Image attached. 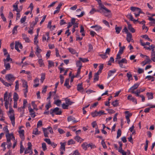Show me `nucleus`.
Returning a JSON list of instances; mask_svg holds the SVG:
<instances>
[{
	"label": "nucleus",
	"instance_id": "nucleus-60",
	"mask_svg": "<svg viewBox=\"0 0 155 155\" xmlns=\"http://www.w3.org/2000/svg\"><path fill=\"white\" fill-rule=\"evenodd\" d=\"M76 64L77 67H82V63L80 60L76 62Z\"/></svg>",
	"mask_w": 155,
	"mask_h": 155
},
{
	"label": "nucleus",
	"instance_id": "nucleus-45",
	"mask_svg": "<svg viewBox=\"0 0 155 155\" xmlns=\"http://www.w3.org/2000/svg\"><path fill=\"white\" fill-rule=\"evenodd\" d=\"M101 143L103 147L104 148V149L107 148V147L106 145V144L105 143L104 141V140H102V141H101Z\"/></svg>",
	"mask_w": 155,
	"mask_h": 155
},
{
	"label": "nucleus",
	"instance_id": "nucleus-13",
	"mask_svg": "<svg viewBox=\"0 0 155 155\" xmlns=\"http://www.w3.org/2000/svg\"><path fill=\"white\" fill-rule=\"evenodd\" d=\"M67 120L68 122L72 121L74 123H75L78 122V121L75 120V118L72 116H70L68 117Z\"/></svg>",
	"mask_w": 155,
	"mask_h": 155
},
{
	"label": "nucleus",
	"instance_id": "nucleus-62",
	"mask_svg": "<svg viewBox=\"0 0 155 155\" xmlns=\"http://www.w3.org/2000/svg\"><path fill=\"white\" fill-rule=\"evenodd\" d=\"M99 56L101 57L103 59H106L107 58V56L106 55V54H100Z\"/></svg>",
	"mask_w": 155,
	"mask_h": 155
},
{
	"label": "nucleus",
	"instance_id": "nucleus-53",
	"mask_svg": "<svg viewBox=\"0 0 155 155\" xmlns=\"http://www.w3.org/2000/svg\"><path fill=\"white\" fill-rule=\"evenodd\" d=\"M75 142L74 141V140L72 139H71L69 140L68 141V145L71 144H75Z\"/></svg>",
	"mask_w": 155,
	"mask_h": 155
},
{
	"label": "nucleus",
	"instance_id": "nucleus-16",
	"mask_svg": "<svg viewBox=\"0 0 155 155\" xmlns=\"http://www.w3.org/2000/svg\"><path fill=\"white\" fill-rule=\"evenodd\" d=\"M22 35L23 39L25 40L26 42H30L29 38L27 37V36L25 34H23Z\"/></svg>",
	"mask_w": 155,
	"mask_h": 155
},
{
	"label": "nucleus",
	"instance_id": "nucleus-40",
	"mask_svg": "<svg viewBox=\"0 0 155 155\" xmlns=\"http://www.w3.org/2000/svg\"><path fill=\"white\" fill-rule=\"evenodd\" d=\"M91 115L92 116L94 117L98 115L97 112L96 110H95L94 112H91Z\"/></svg>",
	"mask_w": 155,
	"mask_h": 155
},
{
	"label": "nucleus",
	"instance_id": "nucleus-28",
	"mask_svg": "<svg viewBox=\"0 0 155 155\" xmlns=\"http://www.w3.org/2000/svg\"><path fill=\"white\" fill-rule=\"evenodd\" d=\"M141 37L143 38H144L145 39L149 41H150L151 42L152 41V40L151 39H150L148 36L147 35H143L141 36Z\"/></svg>",
	"mask_w": 155,
	"mask_h": 155
},
{
	"label": "nucleus",
	"instance_id": "nucleus-24",
	"mask_svg": "<svg viewBox=\"0 0 155 155\" xmlns=\"http://www.w3.org/2000/svg\"><path fill=\"white\" fill-rule=\"evenodd\" d=\"M148 99H151L153 98V94L151 93L147 92L146 94Z\"/></svg>",
	"mask_w": 155,
	"mask_h": 155
},
{
	"label": "nucleus",
	"instance_id": "nucleus-55",
	"mask_svg": "<svg viewBox=\"0 0 155 155\" xmlns=\"http://www.w3.org/2000/svg\"><path fill=\"white\" fill-rule=\"evenodd\" d=\"M28 87H25V88L23 90L24 92V95L25 97H27V93L28 92Z\"/></svg>",
	"mask_w": 155,
	"mask_h": 155
},
{
	"label": "nucleus",
	"instance_id": "nucleus-59",
	"mask_svg": "<svg viewBox=\"0 0 155 155\" xmlns=\"http://www.w3.org/2000/svg\"><path fill=\"white\" fill-rule=\"evenodd\" d=\"M149 141L147 140H146V144L145 146V150L146 151L147 150V148L148 147Z\"/></svg>",
	"mask_w": 155,
	"mask_h": 155
},
{
	"label": "nucleus",
	"instance_id": "nucleus-57",
	"mask_svg": "<svg viewBox=\"0 0 155 155\" xmlns=\"http://www.w3.org/2000/svg\"><path fill=\"white\" fill-rule=\"evenodd\" d=\"M15 84H16V85L15 86V90H17L18 89V88H19V84H18V81H17L15 82Z\"/></svg>",
	"mask_w": 155,
	"mask_h": 155
},
{
	"label": "nucleus",
	"instance_id": "nucleus-10",
	"mask_svg": "<svg viewBox=\"0 0 155 155\" xmlns=\"http://www.w3.org/2000/svg\"><path fill=\"white\" fill-rule=\"evenodd\" d=\"M77 90L78 91L80 92H83L84 91V88L83 87L82 83L78 84L77 86Z\"/></svg>",
	"mask_w": 155,
	"mask_h": 155
},
{
	"label": "nucleus",
	"instance_id": "nucleus-21",
	"mask_svg": "<svg viewBox=\"0 0 155 155\" xmlns=\"http://www.w3.org/2000/svg\"><path fill=\"white\" fill-rule=\"evenodd\" d=\"M122 28L120 27H117V25H116L115 26V29L116 30V32L117 34H119L120 33V31L121 30Z\"/></svg>",
	"mask_w": 155,
	"mask_h": 155
},
{
	"label": "nucleus",
	"instance_id": "nucleus-61",
	"mask_svg": "<svg viewBox=\"0 0 155 155\" xmlns=\"http://www.w3.org/2000/svg\"><path fill=\"white\" fill-rule=\"evenodd\" d=\"M137 8L136 9V11H135L136 12L138 13H143V12L141 11V10L140 8L137 7Z\"/></svg>",
	"mask_w": 155,
	"mask_h": 155
},
{
	"label": "nucleus",
	"instance_id": "nucleus-11",
	"mask_svg": "<svg viewBox=\"0 0 155 155\" xmlns=\"http://www.w3.org/2000/svg\"><path fill=\"white\" fill-rule=\"evenodd\" d=\"M9 117L11 121L13 126L14 127L15 125V117L14 114H13L12 115H11L9 116Z\"/></svg>",
	"mask_w": 155,
	"mask_h": 155
},
{
	"label": "nucleus",
	"instance_id": "nucleus-6",
	"mask_svg": "<svg viewBox=\"0 0 155 155\" xmlns=\"http://www.w3.org/2000/svg\"><path fill=\"white\" fill-rule=\"evenodd\" d=\"M21 49L22 48V46L21 43L18 41H15V49L17 50L18 52H20V51L19 50L18 48Z\"/></svg>",
	"mask_w": 155,
	"mask_h": 155
},
{
	"label": "nucleus",
	"instance_id": "nucleus-5",
	"mask_svg": "<svg viewBox=\"0 0 155 155\" xmlns=\"http://www.w3.org/2000/svg\"><path fill=\"white\" fill-rule=\"evenodd\" d=\"M4 101H5V103L9 104L10 105H11L12 102L10 103V100L8 97V93L6 92L4 94Z\"/></svg>",
	"mask_w": 155,
	"mask_h": 155
},
{
	"label": "nucleus",
	"instance_id": "nucleus-14",
	"mask_svg": "<svg viewBox=\"0 0 155 155\" xmlns=\"http://www.w3.org/2000/svg\"><path fill=\"white\" fill-rule=\"evenodd\" d=\"M69 78L66 79L65 81L64 84V86L68 89H69L71 87V86L69 85Z\"/></svg>",
	"mask_w": 155,
	"mask_h": 155
},
{
	"label": "nucleus",
	"instance_id": "nucleus-46",
	"mask_svg": "<svg viewBox=\"0 0 155 155\" xmlns=\"http://www.w3.org/2000/svg\"><path fill=\"white\" fill-rule=\"evenodd\" d=\"M42 147L44 151L47 149V147L45 143H43L42 144Z\"/></svg>",
	"mask_w": 155,
	"mask_h": 155
},
{
	"label": "nucleus",
	"instance_id": "nucleus-23",
	"mask_svg": "<svg viewBox=\"0 0 155 155\" xmlns=\"http://www.w3.org/2000/svg\"><path fill=\"white\" fill-rule=\"evenodd\" d=\"M74 139L78 142H79L80 141V142H81L84 140L78 136H77L76 137H75Z\"/></svg>",
	"mask_w": 155,
	"mask_h": 155
},
{
	"label": "nucleus",
	"instance_id": "nucleus-12",
	"mask_svg": "<svg viewBox=\"0 0 155 155\" xmlns=\"http://www.w3.org/2000/svg\"><path fill=\"white\" fill-rule=\"evenodd\" d=\"M127 99L132 101L133 102H134L135 103V104H137V103L136 99L135 98L132 97L131 95H130L128 96L127 97Z\"/></svg>",
	"mask_w": 155,
	"mask_h": 155
},
{
	"label": "nucleus",
	"instance_id": "nucleus-49",
	"mask_svg": "<svg viewBox=\"0 0 155 155\" xmlns=\"http://www.w3.org/2000/svg\"><path fill=\"white\" fill-rule=\"evenodd\" d=\"M3 130H4L5 132L6 133V134L8 133H9V130L8 129L7 126H6L3 127Z\"/></svg>",
	"mask_w": 155,
	"mask_h": 155
},
{
	"label": "nucleus",
	"instance_id": "nucleus-31",
	"mask_svg": "<svg viewBox=\"0 0 155 155\" xmlns=\"http://www.w3.org/2000/svg\"><path fill=\"white\" fill-rule=\"evenodd\" d=\"M91 7H92V8L91 10L90 11V13L91 14H93L94 12H97V10H96L95 8H94V6L93 5H92Z\"/></svg>",
	"mask_w": 155,
	"mask_h": 155
},
{
	"label": "nucleus",
	"instance_id": "nucleus-36",
	"mask_svg": "<svg viewBox=\"0 0 155 155\" xmlns=\"http://www.w3.org/2000/svg\"><path fill=\"white\" fill-rule=\"evenodd\" d=\"M45 79V73H42L41 74V81L42 83H43L44 80Z\"/></svg>",
	"mask_w": 155,
	"mask_h": 155
},
{
	"label": "nucleus",
	"instance_id": "nucleus-43",
	"mask_svg": "<svg viewBox=\"0 0 155 155\" xmlns=\"http://www.w3.org/2000/svg\"><path fill=\"white\" fill-rule=\"evenodd\" d=\"M127 76L128 78V80L130 81V78L132 77V75L130 72H129L127 74Z\"/></svg>",
	"mask_w": 155,
	"mask_h": 155
},
{
	"label": "nucleus",
	"instance_id": "nucleus-34",
	"mask_svg": "<svg viewBox=\"0 0 155 155\" xmlns=\"http://www.w3.org/2000/svg\"><path fill=\"white\" fill-rule=\"evenodd\" d=\"M4 66L6 70H9L10 69V66L9 63L4 64Z\"/></svg>",
	"mask_w": 155,
	"mask_h": 155
},
{
	"label": "nucleus",
	"instance_id": "nucleus-44",
	"mask_svg": "<svg viewBox=\"0 0 155 155\" xmlns=\"http://www.w3.org/2000/svg\"><path fill=\"white\" fill-rule=\"evenodd\" d=\"M36 46H37V48H36V52H35V53H40L41 52V49H40L39 48V46H38V45L37 44L36 45Z\"/></svg>",
	"mask_w": 155,
	"mask_h": 155
},
{
	"label": "nucleus",
	"instance_id": "nucleus-54",
	"mask_svg": "<svg viewBox=\"0 0 155 155\" xmlns=\"http://www.w3.org/2000/svg\"><path fill=\"white\" fill-rule=\"evenodd\" d=\"M60 82L61 84H62L64 82V77L61 74L60 75Z\"/></svg>",
	"mask_w": 155,
	"mask_h": 155
},
{
	"label": "nucleus",
	"instance_id": "nucleus-18",
	"mask_svg": "<svg viewBox=\"0 0 155 155\" xmlns=\"http://www.w3.org/2000/svg\"><path fill=\"white\" fill-rule=\"evenodd\" d=\"M60 144H61V147H60V151H61V150L65 151V145L66 144V143H62L61 142L60 143Z\"/></svg>",
	"mask_w": 155,
	"mask_h": 155
},
{
	"label": "nucleus",
	"instance_id": "nucleus-30",
	"mask_svg": "<svg viewBox=\"0 0 155 155\" xmlns=\"http://www.w3.org/2000/svg\"><path fill=\"white\" fill-rule=\"evenodd\" d=\"M140 42L141 45L143 46H144L146 45H150V43L149 42H147L146 43L143 42L141 39L140 40Z\"/></svg>",
	"mask_w": 155,
	"mask_h": 155
},
{
	"label": "nucleus",
	"instance_id": "nucleus-56",
	"mask_svg": "<svg viewBox=\"0 0 155 155\" xmlns=\"http://www.w3.org/2000/svg\"><path fill=\"white\" fill-rule=\"evenodd\" d=\"M38 62L39 64H40V67H41L44 64L43 61L42 60V59H39Z\"/></svg>",
	"mask_w": 155,
	"mask_h": 155
},
{
	"label": "nucleus",
	"instance_id": "nucleus-17",
	"mask_svg": "<svg viewBox=\"0 0 155 155\" xmlns=\"http://www.w3.org/2000/svg\"><path fill=\"white\" fill-rule=\"evenodd\" d=\"M6 137L7 139V142L10 141L12 139V134H10L9 133L6 134Z\"/></svg>",
	"mask_w": 155,
	"mask_h": 155
},
{
	"label": "nucleus",
	"instance_id": "nucleus-51",
	"mask_svg": "<svg viewBox=\"0 0 155 155\" xmlns=\"http://www.w3.org/2000/svg\"><path fill=\"white\" fill-rule=\"evenodd\" d=\"M150 46V50H151L152 52L155 51L154 50V48H155V45H152Z\"/></svg>",
	"mask_w": 155,
	"mask_h": 155
},
{
	"label": "nucleus",
	"instance_id": "nucleus-32",
	"mask_svg": "<svg viewBox=\"0 0 155 155\" xmlns=\"http://www.w3.org/2000/svg\"><path fill=\"white\" fill-rule=\"evenodd\" d=\"M24 147L22 144V141L20 142V153H22L24 150Z\"/></svg>",
	"mask_w": 155,
	"mask_h": 155
},
{
	"label": "nucleus",
	"instance_id": "nucleus-58",
	"mask_svg": "<svg viewBox=\"0 0 155 155\" xmlns=\"http://www.w3.org/2000/svg\"><path fill=\"white\" fill-rule=\"evenodd\" d=\"M62 107L64 109H68V105L64 103H63L62 105Z\"/></svg>",
	"mask_w": 155,
	"mask_h": 155
},
{
	"label": "nucleus",
	"instance_id": "nucleus-4",
	"mask_svg": "<svg viewBox=\"0 0 155 155\" xmlns=\"http://www.w3.org/2000/svg\"><path fill=\"white\" fill-rule=\"evenodd\" d=\"M139 85V84L137 83L135 84L133 86L130 87L128 90V92L132 93H135V91L134 90L137 89Z\"/></svg>",
	"mask_w": 155,
	"mask_h": 155
},
{
	"label": "nucleus",
	"instance_id": "nucleus-29",
	"mask_svg": "<svg viewBox=\"0 0 155 155\" xmlns=\"http://www.w3.org/2000/svg\"><path fill=\"white\" fill-rule=\"evenodd\" d=\"M118 101L117 100H116L114 101H113L112 103V104L114 107H117L119 104L118 102Z\"/></svg>",
	"mask_w": 155,
	"mask_h": 155
},
{
	"label": "nucleus",
	"instance_id": "nucleus-1",
	"mask_svg": "<svg viewBox=\"0 0 155 155\" xmlns=\"http://www.w3.org/2000/svg\"><path fill=\"white\" fill-rule=\"evenodd\" d=\"M97 12L103 13L106 17L110 18L111 17V11L107 8L104 10H97Z\"/></svg>",
	"mask_w": 155,
	"mask_h": 155
},
{
	"label": "nucleus",
	"instance_id": "nucleus-3",
	"mask_svg": "<svg viewBox=\"0 0 155 155\" xmlns=\"http://www.w3.org/2000/svg\"><path fill=\"white\" fill-rule=\"evenodd\" d=\"M5 78L10 83L13 82L15 79V78L12 74H10L6 75Z\"/></svg>",
	"mask_w": 155,
	"mask_h": 155
},
{
	"label": "nucleus",
	"instance_id": "nucleus-35",
	"mask_svg": "<svg viewBox=\"0 0 155 155\" xmlns=\"http://www.w3.org/2000/svg\"><path fill=\"white\" fill-rule=\"evenodd\" d=\"M48 68H50L54 66V63L51 61H48Z\"/></svg>",
	"mask_w": 155,
	"mask_h": 155
},
{
	"label": "nucleus",
	"instance_id": "nucleus-9",
	"mask_svg": "<svg viewBox=\"0 0 155 155\" xmlns=\"http://www.w3.org/2000/svg\"><path fill=\"white\" fill-rule=\"evenodd\" d=\"M126 40L129 43L131 41L133 42H134V41L132 38V35L130 33H129L127 34Z\"/></svg>",
	"mask_w": 155,
	"mask_h": 155
},
{
	"label": "nucleus",
	"instance_id": "nucleus-37",
	"mask_svg": "<svg viewBox=\"0 0 155 155\" xmlns=\"http://www.w3.org/2000/svg\"><path fill=\"white\" fill-rule=\"evenodd\" d=\"M79 59L81 61H82L83 62H87L89 61L88 60L87 58H79Z\"/></svg>",
	"mask_w": 155,
	"mask_h": 155
},
{
	"label": "nucleus",
	"instance_id": "nucleus-25",
	"mask_svg": "<svg viewBox=\"0 0 155 155\" xmlns=\"http://www.w3.org/2000/svg\"><path fill=\"white\" fill-rule=\"evenodd\" d=\"M128 28L129 30L132 33H134L135 32V30L132 27L131 24H129L128 26Z\"/></svg>",
	"mask_w": 155,
	"mask_h": 155
},
{
	"label": "nucleus",
	"instance_id": "nucleus-33",
	"mask_svg": "<svg viewBox=\"0 0 155 155\" xmlns=\"http://www.w3.org/2000/svg\"><path fill=\"white\" fill-rule=\"evenodd\" d=\"M68 49L69 52L72 54H75L76 53V51L75 50L71 48H69Z\"/></svg>",
	"mask_w": 155,
	"mask_h": 155
},
{
	"label": "nucleus",
	"instance_id": "nucleus-48",
	"mask_svg": "<svg viewBox=\"0 0 155 155\" xmlns=\"http://www.w3.org/2000/svg\"><path fill=\"white\" fill-rule=\"evenodd\" d=\"M125 47L124 46H123L122 47H120V50L119 51V53L120 54H122L123 53V51L124 49H125Z\"/></svg>",
	"mask_w": 155,
	"mask_h": 155
},
{
	"label": "nucleus",
	"instance_id": "nucleus-39",
	"mask_svg": "<svg viewBox=\"0 0 155 155\" xmlns=\"http://www.w3.org/2000/svg\"><path fill=\"white\" fill-rule=\"evenodd\" d=\"M121 131L120 129H119L117 131V138H118L121 135Z\"/></svg>",
	"mask_w": 155,
	"mask_h": 155
},
{
	"label": "nucleus",
	"instance_id": "nucleus-15",
	"mask_svg": "<svg viewBox=\"0 0 155 155\" xmlns=\"http://www.w3.org/2000/svg\"><path fill=\"white\" fill-rule=\"evenodd\" d=\"M116 70L114 69L112 70H110L109 71V72L108 73V76L107 77L108 78H109L112 75V74L116 72Z\"/></svg>",
	"mask_w": 155,
	"mask_h": 155
},
{
	"label": "nucleus",
	"instance_id": "nucleus-2",
	"mask_svg": "<svg viewBox=\"0 0 155 155\" xmlns=\"http://www.w3.org/2000/svg\"><path fill=\"white\" fill-rule=\"evenodd\" d=\"M115 62H117L119 65L120 67L121 68H124L123 64V63L127 64V61L125 58H123L121 60H116Z\"/></svg>",
	"mask_w": 155,
	"mask_h": 155
},
{
	"label": "nucleus",
	"instance_id": "nucleus-20",
	"mask_svg": "<svg viewBox=\"0 0 155 155\" xmlns=\"http://www.w3.org/2000/svg\"><path fill=\"white\" fill-rule=\"evenodd\" d=\"M40 133V132L39 131L37 128H36L33 130L32 134L35 135H38Z\"/></svg>",
	"mask_w": 155,
	"mask_h": 155
},
{
	"label": "nucleus",
	"instance_id": "nucleus-50",
	"mask_svg": "<svg viewBox=\"0 0 155 155\" xmlns=\"http://www.w3.org/2000/svg\"><path fill=\"white\" fill-rule=\"evenodd\" d=\"M18 2H16L15 4H16V5H13V6L14 8V9H13V11H15L18 8Z\"/></svg>",
	"mask_w": 155,
	"mask_h": 155
},
{
	"label": "nucleus",
	"instance_id": "nucleus-41",
	"mask_svg": "<svg viewBox=\"0 0 155 155\" xmlns=\"http://www.w3.org/2000/svg\"><path fill=\"white\" fill-rule=\"evenodd\" d=\"M99 78V75L95 74L94 78V82L98 81Z\"/></svg>",
	"mask_w": 155,
	"mask_h": 155
},
{
	"label": "nucleus",
	"instance_id": "nucleus-47",
	"mask_svg": "<svg viewBox=\"0 0 155 155\" xmlns=\"http://www.w3.org/2000/svg\"><path fill=\"white\" fill-rule=\"evenodd\" d=\"M38 36H37V35H36L34 39V44L36 45L37 44V43H38V41L37 40Z\"/></svg>",
	"mask_w": 155,
	"mask_h": 155
},
{
	"label": "nucleus",
	"instance_id": "nucleus-7",
	"mask_svg": "<svg viewBox=\"0 0 155 155\" xmlns=\"http://www.w3.org/2000/svg\"><path fill=\"white\" fill-rule=\"evenodd\" d=\"M98 2L100 9L98 10H104L107 8L101 3V0H96Z\"/></svg>",
	"mask_w": 155,
	"mask_h": 155
},
{
	"label": "nucleus",
	"instance_id": "nucleus-64",
	"mask_svg": "<svg viewBox=\"0 0 155 155\" xmlns=\"http://www.w3.org/2000/svg\"><path fill=\"white\" fill-rule=\"evenodd\" d=\"M102 28L100 26H97V25H96V27H95V30L96 31H99Z\"/></svg>",
	"mask_w": 155,
	"mask_h": 155
},
{
	"label": "nucleus",
	"instance_id": "nucleus-22",
	"mask_svg": "<svg viewBox=\"0 0 155 155\" xmlns=\"http://www.w3.org/2000/svg\"><path fill=\"white\" fill-rule=\"evenodd\" d=\"M151 60L155 62V51L151 52Z\"/></svg>",
	"mask_w": 155,
	"mask_h": 155
},
{
	"label": "nucleus",
	"instance_id": "nucleus-27",
	"mask_svg": "<svg viewBox=\"0 0 155 155\" xmlns=\"http://www.w3.org/2000/svg\"><path fill=\"white\" fill-rule=\"evenodd\" d=\"M44 132V135L45 137H48V132L47 131V130L46 128H42Z\"/></svg>",
	"mask_w": 155,
	"mask_h": 155
},
{
	"label": "nucleus",
	"instance_id": "nucleus-38",
	"mask_svg": "<svg viewBox=\"0 0 155 155\" xmlns=\"http://www.w3.org/2000/svg\"><path fill=\"white\" fill-rule=\"evenodd\" d=\"M66 104L67 105H71L72 104L74 103V102H72L70 101L69 99H67L66 100Z\"/></svg>",
	"mask_w": 155,
	"mask_h": 155
},
{
	"label": "nucleus",
	"instance_id": "nucleus-63",
	"mask_svg": "<svg viewBox=\"0 0 155 155\" xmlns=\"http://www.w3.org/2000/svg\"><path fill=\"white\" fill-rule=\"evenodd\" d=\"M26 16H25L24 17L22 18L20 20V21L21 23H24L26 20Z\"/></svg>",
	"mask_w": 155,
	"mask_h": 155
},
{
	"label": "nucleus",
	"instance_id": "nucleus-52",
	"mask_svg": "<svg viewBox=\"0 0 155 155\" xmlns=\"http://www.w3.org/2000/svg\"><path fill=\"white\" fill-rule=\"evenodd\" d=\"M61 103L60 100H58L55 102L54 104L58 106H59Z\"/></svg>",
	"mask_w": 155,
	"mask_h": 155
},
{
	"label": "nucleus",
	"instance_id": "nucleus-42",
	"mask_svg": "<svg viewBox=\"0 0 155 155\" xmlns=\"http://www.w3.org/2000/svg\"><path fill=\"white\" fill-rule=\"evenodd\" d=\"M18 27V26H16L14 27L12 30V34L14 35L16 34L17 31V28Z\"/></svg>",
	"mask_w": 155,
	"mask_h": 155
},
{
	"label": "nucleus",
	"instance_id": "nucleus-19",
	"mask_svg": "<svg viewBox=\"0 0 155 155\" xmlns=\"http://www.w3.org/2000/svg\"><path fill=\"white\" fill-rule=\"evenodd\" d=\"M81 146L82 147L83 149L84 150H86L88 148V144L86 143L85 142L83 143L81 145Z\"/></svg>",
	"mask_w": 155,
	"mask_h": 155
},
{
	"label": "nucleus",
	"instance_id": "nucleus-8",
	"mask_svg": "<svg viewBox=\"0 0 155 155\" xmlns=\"http://www.w3.org/2000/svg\"><path fill=\"white\" fill-rule=\"evenodd\" d=\"M50 110L51 111L52 110L54 113L56 115H60L61 114L62 111L61 110H60L59 108L58 107H56L53 109H51Z\"/></svg>",
	"mask_w": 155,
	"mask_h": 155
},
{
	"label": "nucleus",
	"instance_id": "nucleus-26",
	"mask_svg": "<svg viewBox=\"0 0 155 155\" xmlns=\"http://www.w3.org/2000/svg\"><path fill=\"white\" fill-rule=\"evenodd\" d=\"M18 99V95L16 93H14L13 95V99L14 101H17Z\"/></svg>",
	"mask_w": 155,
	"mask_h": 155
}]
</instances>
